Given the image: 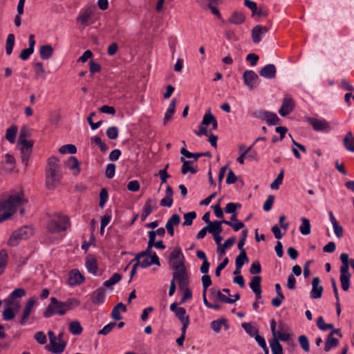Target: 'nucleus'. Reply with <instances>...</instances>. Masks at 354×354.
Here are the masks:
<instances>
[{"mask_svg":"<svg viewBox=\"0 0 354 354\" xmlns=\"http://www.w3.org/2000/svg\"><path fill=\"white\" fill-rule=\"evenodd\" d=\"M28 200L22 193L0 195V223L10 218L19 209L21 215L24 214L23 206Z\"/></svg>","mask_w":354,"mask_h":354,"instance_id":"f257e3e1","label":"nucleus"},{"mask_svg":"<svg viewBox=\"0 0 354 354\" xmlns=\"http://www.w3.org/2000/svg\"><path fill=\"white\" fill-rule=\"evenodd\" d=\"M62 173L60 170L59 160L52 156L48 160V166L46 171V185L48 189H54L60 183Z\"/></svg>","mask_w":354,"mask_h":354,"instance_id":"f03ea898","label":"nucleus"},{"mask_svg":"<svg viewBox=\"0 0 354 354\" xmlns=\"http://www.w3.org/2000/svg\"><path fill=\"white\" fill-rule=\"evenodd\" d=\"M69 225L70 220L68 216L60 214H55L48 221L46 230L51 234H57L66 231Z\"/></svg>","mask_w":354,"mask_h":354,"instance_id":"7ed1b4c3","label":"nucleus"},{"mask_svg":"<svg viewBox=\"0 0 354 354\" xmlns=\"http://www.w3.org/2000/svg\"><path fill=\"white\" fill-rule=\"evenodd\" d=\"M36 305L37 301L35 298L31 297L27 300L19 319V324L21 326L29 325L34 323L35 317L32 314L35 312Z\"/></svg>","mask_w":354,"mask_h":354,"instance_id":"20e7f679","label":"nucleus"},{"mask_svg":"<svg viewBox=\"0 0 354 354\" xmlns=\"http://www.w3.org/2000/svg\"><path fill=\"white\" fill-rule=\"evenodd\" d=\"M50 301L49 304L43 313L44 317L50 318L56 315H64L66 314L62 301H59L55 297H51Z\"/></svg>","mask_w":354,"mask_h":354,"instance_id":"39448f33","label":"nucleus"},{"mask_svg":"<svg viewBox=\"0 0 354 354\" xmlns=\"http://www.w3.org/2000/svg\"><path fill=\"white\" fill-rule=\"evenodd\" d=\"M169 266L172 270L185 267V257L180 248L176 247L171 251L169 258Z\"/></svg>","mask_w":354,"mask_h":354,"instance_id":"423d86ee","label":"nucleus"},{"mask_svg":"<svg viewBox=\"0 0 354 354\" xmlns=\"http://www.w3.org/2000/svg\"><path fill=\"white\" fill-rule=\"evenodd\" d=\"M49 338V344L46 346V349L48 351L55 354H61L65 350L67 343L66 342H59L57 338L55 335L54 332L49 330L48 332Z\"/></svg>","mask_w":354,"mask_h":354,"instance_id":"0eeeda50","label":"nucleus"},{"mask_svg":"<svg viewBox=\"0 0 354 354\" xmlns=\"http://www.w3.org/2000/svg\"><path fill=\"white\" fill-rule=\"evenodd\" d=\"M26 293L24 288H16L3 299V302L5 306H14L16 310H18L20 308V301L19 299L24 297Z\"/></svg>","mask_w":354,"mask_h":354,"instance_id":"6e6552de","label":"nucleus"},{"mask_svg":"<svg viewBox=\"0 0 354 354\" xmlns=\"http://www.w3.org/2000/svg\"><path fill=\"white\" fill-rule=\"evenodd\" d=\"M172 280L178 281L180 290H183L189 284V276L186 270V267H181L177 270H174Z\"/></svg>","mask_w":354,"mask_h":354,"instance_id":"1a4fd4ad","label":"nucleus"},{"mask_svg":"<svg viewBox=\"0 0 354 354\" xmlns=\"http://www.w3.org/2000/svg\"><path fill=\"white\" fill-rule=\"evenodd\" d=\"M244 84L250 90L255 88L260 82V79L257 74L252 70H247L243 74Z\"/></svg>","mask_w":354,"mask_h":354,"instance_id":"9d476101","label":"nucleus"},{"mask_svg":"<svg viewBox=\"0 0 354 354\" xmlns=\"http://www.w3.org/2000/svg\"><path fill=\"white\" fill-rule=\"evenodd\" d=\"M295 106V104L292 97L288 94L285 95L279 113L281 116L285 117L294 110Z\"/></svg>","mask_w":354,"mask_h":354,"instance_id":"9b49d317","label":"nucleus"},{"mask_svg":"<svg viewBox=\"0 0 354 354\" xmlns=\"http://www.w3.org/2000/svg\"><path fill=\"white\" fill-rule=\"evenodd\" d=\"M308 121L316 131L328 133L330 131L328 122L324 119L320 120L315 118H309Z\"/></svg>","mask_w":354,"mask_h":354,"instance_id":"f8f14e48","label":"nucleus"},{"mask_svg":"<svg viewBox=\"0 0 354 354\" xmlns=\"http://www.w3.org/2000/svg\"><path fill=\"white\" fill-rule=\"evenodd\" d=\"M93 12V8L91 6H85L80 11L77 17V22L82 25H87L88 21L91 17Z\"/></svg>","mask_w":354,"mask_h":354,"instance_id":"ddd939ff","label":"nucleus"},{"mask_svg":"<svg viewBox=\"0 0 354 354\" xmlns=\"http://www.w3.org/2000/svg\"><path fill=\"white\" fill-rule=\"evenodd\" d=\"M106 297V290L104 287L96 289L91 295V300L95 306H100L104 303Z\"/></svg>","mask_w":354,"mask_h":354,"instance_id":"4468645a","label":"nucleus"},{"mask_svg":"<svg viewBox=\"0 0 354 354\" xmlns=\"http://www.w3.org/2000/svg\"><path fill=\"white\" fill-rule=\"evenodd\" d=\"M279 330L277 331V337L278 339L282 342H288L290 338V329L289 326L280 322L278 326Z\"/></svg>","mask_w":354,"mask_h":354,"instance_id":"2eb2a0df","label":"nucleus"},{"mask_svg":"<svg viewBox=\"0 0 354 354\" xmlns=\"http://www.w3.org/2000/svg\"><path fill=\"white\" fill-rule=\"evenodd\" d=\"M84 277L80 273L77 269H73L69 272L68 284L71 286L80 285L84 283Z\"/></svg>","mask_w":354,"mask_h":354,"instance_id":"dca6fc26","label":"nucleus"},{"mask_svg":"<svg viewBox=\"0 0 354 354\" xmlns=\"http://www.w3.org/2000/svg\"><path fill=\"white\" fill-rule=\"evenodd\" d=\"M320 279L318 277H315L312 281V290L310 291V298L319 299L322 296L323 287L319 285Z\"/></svg>","mask_w":354,"mask_h":354,"instance_id":"f3484780","label":"nucleus"},{"mask_svg":"<svg viewBox=\"0 0 354 354\" xmlns=\"http://www.w3.org/2000/svg\"><path fill=\"white\" fill-rule=\"evenodd\" d=\"M268 31V28L261 25L254 26L252 30V38L254 44H258L261 41L263 35H266Z\"/></svg>","mask_w":354,"mask_h":354,"instance_id":"a211bd4d","label":"nucleus"},{"mask_svg":"<svg viewBox=\"0 0 354 354\" xmlns=\"http://www.w3.org/2000/svg\"><path fill=\"white\" fill-rule=\"evenodd\" d=\"M277 73L276 67L272 64H269L263 67L259 72L260 76L266 79L275 77Z\"/></svg>","mask_w":354,"mask_h":354,"instance_id":"6ab92c4d","label":"nucleus"},{"mask_svg":"<svg viewBox=\"0 0 354 354\" xmlns=\"http://www.w3.org/2000/svg\"><path fill=\"white\" fill-rule=\"evenodd\" d=\"M85 266L89 273L95 276L100 275L97 272V262L95 257L92 256L86 257Z\"/></svg>","mask_w":354,"mask_h":354,"instance_id":"aec40b11","label":"nucleus"},{"mask_svg":"<svg viewBox=\"0 0 354 354\" xmlns=\"http://www.w3.org/2000/svg\"><path fill=\"white\" fill-rule=\"evenodd\" d=\"M180 217L178 214H173L167 221L165 227L171 236L174 235V226L179 225Z\"/></svg>","mask_w":354,"mask_h":354,"instance_id":"412c9836","label":"nucleus"},{"mask_svg":"<svg viewBox=\"0 0 354 354\" xmlns=\"http://www.w3.org/2000/svg\"><path fill=\"white\" fill-rule=\"evenodd\" d=\"M180 162L183 163V165L181 167V173L183 174H186L188 172H190L191 174H196L198 172V167L197 166H192L193 161L191 160H186L183 157H180Z\"/></svg>","mask_w":354,"mask_h":354,"instance_id":"4be33fe9","label":"nucleus"},{"mask_svg":"<svg viewBox=\"0 0 354 354\" xmlns=\"http://www.w3.org/2000/svg\"><path fill=\"white\" fill-rule=\"evenodd\" d=\"M175 314L182 324L181 328H187L189 324V317L186 315V310L183 307H179Z\"/></svg>","mask_w":354,"mask_h":354,"instance_id":"5701e85b","label":"nucleus"},{"mask_svg":"<svg viewBox=\"0 0 354 354\" xmlns=\"http://www.w3.org/2000/svg\"><path fill=\"white\" fill-rule=\"evenodd\" d=\"M245 21V15L239 11H234L230 17L226 21L227 23L232 24L234 25H241Z\"/></svg>","mask_w":354,"mask_h":354,"instance_id":"b1692460","label":"nucleus"},{"mask_svg":"<svg viewBox=\"0 0 354 354\" xmlns=\"http://www.w3.org/2000/svg\"><path fill=\"white\" fill-rule=\"evenodd\" d=\"M351 274L349 270H340V282L344 291H347L350 287Z\"/></svg>","mask_w":354,"mask_h":354,"instance_id":"393cba45","label":"nucleus"},{"mask_svg":"<svg viewBox=\"0 0 354 354\" xmlns=\"http://www.w3.org/2000/svg\"><path fill=\"white\" fill-rule=\"evenodd\" d=\"M157 209V200L156 198H149L147 200L142 207V212L147 214L149 216L153 211Z\"/></svg>","mask_w":354,"mask_h":354,"instance_id":"a878e982","label":"nucleus"},{"mask_svg":"<svg viewBox=\"0 0 354 354\" xmlns=\"http://www.w3.org/2000/svg\"><path fill=\"white\" fill-rule=\"evenodd\" d=\"M18 310H16L14 306H6L5 309L2 312L3 319L6 322L12 320L16 315V313Z\"/></svg>","mask_w":354,"mask_h":354,"instance_id":"bb28decb","label":"nucleus"},{"mask_svg":"<svg viewBox=\"0 0 354 354\" xmlns=\"http://www.w3.org/2000/svg\"><path fill=\"white\" fill-rule=\"evenodd\" d=\"M53 52L54 49L50 44L41 46L39 50L40 57L44 60L50 59Z\"/></svg>","mask_w":354,"mask_h":354,"instance_id":"cd10ccee","label":"nucleus"},{"mask_svg":"<svg viewBox=\"0 0 354 354\" xmlns=\"http://www.w3.org/2000/svg\"><path fill=\"white\" fill-rule=\"evenodd\" d=\"M236 241V238L234 236H232L227 239L224 243L217 246L216 252L222 256L225 254L226 250L231 246H232Z\"/></svg>","mask_w":354,"mask_h":354,"instance_id":"c85d7f7f","label":"nucleus"},{"mask_svg":"<svg viewBox=\"0 0 354 354\" xmlns=\"http://www.w3.org/2000/svg\"><path fill=\"white\" fill-rule=\"evenodd\" d=\"M18 132V127L15 124L11 125L7 129L5 138L11 144H14L16 140V136Z\"/></svg>","mask_w":354,"mask_h":354,"instance_id":"c756f323","label":"nucleus"},{"mask_svg":"<svg viewBox=\"0 0 354 354\" xmlns=\"http://www.w3.org/2000/svg\"><path fill=\"white\" fill-rule=\"evenodd\" d=\"M127 308L124 304L122 302L118 304L112 310L111 312V318L115 320H120L122 319V316L120 315V312H126Z\"/></svg>","mask_w":354,"mask_h":354,"instance_id":"7c9ffc66","label":"nucleus"},{"mask_svg":"<svg viewBox=\"0 0 354 354\" xmlns=\"http://www.w3.org/2000/svg\"><path fill=\"white\" fill-rule=\"evenodd\" d=\"M222 223H223V221H212L210 224L207 225L208 227V232L212 235L221 234L223 231Z\"/></svg>","mask_w":354,"mask_h":354,"instance_id":"2f4dec72","label":"nucleus"},{"mask_svg":"<svg viewBox=\"0 0 354 354\" xmlns=\"http://www.w3.org/2000/svg\"><path fill=\"white\" fill-rule=\"evenodd\" d=\"M65 313L68 311L78 307L80 304V301L76 298H68L66 301H62Z\"/></svg>","mask_w":354,"mask_h":354,"instance_id":"473e14b6","label":"nucleus"},{"mask_svg":"<svg viewBox=\"0 0 354 354\" xmlns=\"http://www.w3.org/2000/svg\"><path fill=\"white\" fill-rule=\"evenodd\" d=\"M65 313L68 311L78 307L80 304V301L76 298H68L66 301H62Z\"/></svg>","mask_w":354,"mask_h":354,"instance_id":"72a5a7b5","label":"nucleus"},{"mask_svg":"<svg viewBox=\"0 0 354 354\" xmlns=\"http://www.w3.org/2000/svg\"><path fill=\"white\" fill-rule=\"evenodd\" d=\"M343 145L346 150L354 152V138L351 131L347 132L346 136L343 139Z\"/></svg>","mask_w":354,"mask_h":354,"instance_id":"f704fd0d","label":"nucleus"},{"mask_svg":"<svg viewBox=\"0 0 354 354\" xmlns=\"http://www.w3.org/2000/svg\"><path fill=\"white\" fill-rule=\"evenodd\" d=\"M300 220L301 221V224L299 226V231L301 234L303 235L310 234L311 232V225L310 221L305 217H301Z\"/></svg>","mask_w":354,"mask_h":354,"instance_id":"c9c22d12","label":"nucleus"},{"mask_svg":"<svg viewBox=\"0 0 354 354\" xmlns=\"http://www.w3.org/2000/svg\"><path fill=\"white\" fill-rule=\"evenodd\" d=\"M223 326H225V329H227L229 328V326L227 323V320L223 318L214 320L211 322L212 329L216 333H219L221 331Z\"/></svg>","mask_w":354,"mask_h":354,"instance_id":"e433bc0d","label":"nucleus"},{"mask_svg":"<svg viewBox=\"0 0 354 354\" xmlns=\"http://www.w3.org/2000/svg\"><path fill=\"white\" fill-rule=\"evenodd\" d=\"M176 100L173 99L169 104L164 117V124H166L173 116L176 111Z\"/></svg>","mask_w":354,"mask_h":354,"instance_id":"4c0bfd02","label":"nucleus"},{"mask_svg":"<svg viewBox=\"0 0 354 354\" xmlns=\"http://www.w3.org/2000/svg\"><path fill=\"white\" fill-rule=\"evenodd\" d=\"M338 344V339L332 336V334H328L326 339L324 351L328 352L332 348L337 346Z\"/></svg>","mask_w":354,"mask_h":354,"instance_id":"58836bf2","label":"nucleus"},{"mask_svg":"<svg viewBox=\"0 0 354 354\" xmlns=\"http://www.w3.org/2000/svg\"><path fill=\"white\" fill-rule=\"evenodd\" d=\"M66 166L71 170H77V173L80 172V162L77 158L71 156L66 162Z\"/></svg>","mask_w":354,"mask_h":354,"instance_id":"ea45409f","label":"nucleus"},{"mask_svg":"<svg viewBox=\"0 0 354 354\" xmlns=\"http://www.w3.org/2000/svg\"><path fill=\"white\" fill-rule=\"evenodd\" d=\"M249 262V258L247 256L245 250H240L239 254L236 257L235 260V266L243 267L245 263Z\"/></svg>","mask_w":354,"mask_h":354,"instance_id":"a19ab883","label":"nucleus"},{"mask_svg":"<svg viewBox=\"0 0 354 354\" xmlns=\"http://www.w3.org/2000/svg\"><path fill=\"white\" fill-rule=\"evenodd\" d=\"M279 339L273 338L270 341V345L273 354H283V348L279 343Z\"/></svg>","mask_w":354,"mask_h":354,"instance_id":"79ce46f5","label":"nucleus"},{"mask_svg":"<svg viewBox=\"0 0 354 354\" xmlns=\"http://www.w3.org/2000/svg\"><path fill=\"white\" fill-rule=\"evenodd\" d=\"M122 279V275L119 273H114L108 280L103 283V286L105 288H109L117 283H118Z\"/></svg>","mask_w":354,"mask_h":354,"instance_id":"37998d69","label":"nucleus"},{"mask_svg":"<svg viewBox=\"0 0 354 354\" xmlns=\"http://www.w3.org/2000/svg\"><path fill=\"white\" fill-rule=\"evenodd\" d=\"M69 331L75 335H80L83 331L80 322L78 321H73L69 324Z\"/></svg>","mask_w":354,"mask_h":354,"instance_id":"c03bdc74","label":"nucleus"},{"mask_svg":"<svg viewBox=\"0 0 354 354\" xmlns=\"http://www.w3.org/2000/svg\"><path fill=\"white\" fill-rule=\"evenodd\" d=\"M92 144L97 145L102 152H106L109 150L108 146L102 140L99 136H94L91 138Z\"/></svg>","mask_w":354,"mask_h":354,"instance_id":"a18cd8bd","label":"nucleus"},{"mask_svg":"<svg viewBox=\"0 0 354 354\" xmlns=\"http://www.w3.org/2000/svg\"><path fill=\"white\" fill-rule=\"evenodd\" d=\"M15 37L14 34H9L7 37L6 44V54L10 55L13 50V47L15 45Z\"/></svg>","mask_w":354,"mask_h":354,"instance_id":"49530a36","label":"nucleus"},{"mask_svg":"<svg viewBox=\"0 0 354 354\" xmlns=\"http://www.w3.org/2000/svg\"><path fill=\"white\" fill-rule=\"evenodd\" d=\"M317 326L318 328L322 331L333 329L334 326L332 324H326L322 316L318 317L317 320Z\"/></svg>","mask_w":354,"mask_h":354,"instance_id":"de8ad7c7","label":"nucleus"},{"mask_svg":"<svg viewBox=\"0 0 354 354\" xmlns=\"http://www.w3.org/2000/svg\"><path fill=\"white\" fill-rule=\"evenodd\" d=\"M184 147L180 149V153L187 158H194L195 160L201 157L200 153H192L187 150L186 144L183 141Z\"/></svg>","mask_w":354,"mask_h":354,"instance_id":"09e8293b","label":"nucleus"},{"mask_svg":"<svg viewBox=\"0 0 354 354\" xmlns=\"http://www.w3.org/2000/svg\"><path fill=\"white\" fill-rule=\"evenodd\" d=\"M261 277L260 276H254L252 278L249 286L252 292L261 290Z\"/></svg>","mask_w":354,"mask_h":354,"instance_id":"8fccbe9b","label":"nucleus"},{"mask_svg":"<svg viewBox=\"0 0 354 354\" xmlns=\"http://www.w3.org/2000/svg\"><path fill=\"white\" fill-rule=\"evenodd\" d=\"M59 152L62 154L70 153L74 154L77 152V148L74 145L67 144L62 146L59 149Z\"/></svg>","mask_w":354,"mask_h":354,"instance_id":"3c124183","label":"nucleus"},{"mask_svg":"<svg viewBox=\"0 0 354 354\" xmlns=\"http://www.w3.org/2000/svg\"><path fill=\"white\" fill-rule=\"evenodd\" d=\"M8 256L6 250L2 249L0 250V274L3 272V270L7 264Z\"/></svg>","mask_w":354,"mask_h":354,"instance_id":"603ef678","label":"nucleus"},{"mask_svg":"<svg viewBox=\"0 0 354 354\" xmlns=\"http://www.w3.org/2000/svg\"><path fill=\"white\" fill-rule=\"evenodd\" d=\"M241 327L251 337L256 335L259 332L258 329L256 327L253 326L250 323H242Z\"/></svg>","mask_w":354,"mask_h":354,"instance_id":"864d4df0","label":"nucleus"},{"mask_svg":"<svg viewBox=\"0 0 354 354\" xmlns=\"http://www.w3.org/2000/svg\"><path fill=\"white\" fill-rule=\"evenodd\" d=\"M265 120L268 125H276L279 123L280 119L276 113L268 111Z\"/></svg>","mask_w":354,"mask_h":354,"instance_id":"5fc2aeb1","label":"nucleus"},{"mask_svg":"<svg viewBox=\"0 0 354 354\" xmlns=\"http://www.w3.org/2000/svg\"><path fill=\"white\" fill-rule=\"evenodd\" d=\"M21 240H23V239L21 237V236L19 235L18 232L15 231L12 234L10 239H8V244L10 246L15 247L19 244Z\"/></svg>","mask_w":354,"mask_h":354,"instance_id":"6e6d98bb","label":"nucleus"},{"mask_svg":"<svg viewBox=\"0 0 354 354\" xmlns=\"http://www.w3.org/2000/svg\"><path fill=\"white\" fill-rule=\"evenodd\" d=\"M196 217L195 212H189L184 214V222L183 223L185 226H189L192 224L194 219Z\"/></svg>","mask_w":354,"mask_h":354,"instance_id":"4d7b16f0","label":"nucleus"},{"mask_svg":"<svg viewBox=\"0 0 354 354\" xmlns=\"http://www.w3.org/2000/svg\"><path fill=\"white\" fill-rule=\"evenodd\" d=\"M339 259L342 263L340 267V270H349L350 261L348 259V254L347 253H342Z\"/></svg>","mask_w":354,"mask_h":354,"instance_id":"13d9d810","label":"nucleus"},{"mask_svg":"<svg viewBox=\"0 0 354 354\" xmlns=\"http://www.w3.org/2000/svg\"><path fill=\"white\" fill-rule=\"evenodd\" d=\"M241 204L239 203H228L225 207V212L227 214H236V210L237 209L241 208Z\"/></svg>","mask_w":354,"mask_h":354,"instance_id":"bf43d9fd","label":"nucleus"},{"mask_svg":"<svg viewBox=\"0 0 354 354\" xmlns=\"http://www.w3.org/2000/svg\"><path fill=\"white\" fill-rule=\"evenodd\" d=\"M299 344L305 352H308L310 350V344L308 337L306 335H300L298 338Z\"/></svg>","mask_w":354,"mask_h":354,"instance_id":"052dcab7","label":"nucleus"},{"mask_svg":"<svg viewBox=\"0 0 354 354\" xmlns=\"http://www.w3.org/2000/svg\"><path fill=\"white\" fill-rule=\"evenodd\" d=\"M283 178V170H281V172L278 174L274 180L271 183L270 188L272 189H278L280 185L282 184Z\"/></svg>","mask_w":354,"mask_h":354,"instance_id":"680f3d73","label":"nucleus"},{"mask_svg":"<svg viewBox=\"0 0 354 354\" xmlns=\"http://www.w3.org/2000/svg\"><path fill=\"white\" fill-rule=\"evenodd\" d=\"M109 198L108 192L106 188H102L100 192V203L99 205L100 207H104L105 203L107 202Z\"/></svg>","mask_w":354,"mask_h":354,"instance_id":"e2e57ef3","label":"nucleus"},{"mask_svg":"<svg viewBox=\"0 0 354 354\" xmlns=\"http://www.w3.org/2000/svg\"><path fill=\"white\" fill-rule=\"evenodd\" d=\"M18 143L21 145V151L32 152V149L34 145L32 140H22L21 142H19Z\"/></svg>","mask_w":354,"mask_h":354,"instance_id":"0e129e2a","label":"nucleus"},{"mask_svg":"<svg viewBox=\"0 0 354 354\" xmlns=\"http://www.w3.org/2000/svg\"><path fill=\"white\" fill-rule=\"evenodd\" d=\"M106 134L107 137L111 140H115L118 137V129L113 126L110 127L107 129Z\"/></svg>","mask_w":354,"mask_h":354,"instance_id":"69168bd1","label":"nucleus"},{"mask_svg":"<svg viewBox=\"0 0 354 354\" xmlns=\"http://www.w3.org/2000/svg\"><path fill=\"white\" fill-rule=\"evenodd\" d=\"M215 118H216L210 112V110H208V112L205 113L203 115L201 123L203 125L208 126L214 122Z\"/></svg>","mask_w":354,"mask_h":354,"instance_id":"338daca9","label":"nucleus"},{"mask_svg":"<svg viewBox=\"0 0 354 354\" xmlns=\"http://www.w3.org/2000/svg\"><path fill=\"white\" fill-rule=\"evenodd\" d=\"M23 239H28L32 234V230L27 226L21 227L17 231Z\"/></svg>","mask_w":354,"mask_h":354,"instance_id":"774afa93","label":"nucleus"}]
</instances>
